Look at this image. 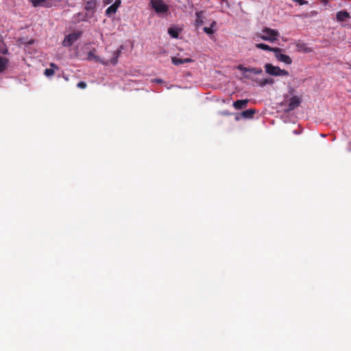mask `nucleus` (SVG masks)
<instances>
[{
	"mask_svg": "<svg viewBox=\"0 0 351 351\" xmlns=\"http://www.w3.org/2000/svg\"><path fill=\"white\" fill-rule=\"evenodd\" d=\"M256 37L263 40L274 43L278 40L280 33L277 29L264 27L259 32H256Z\"/></svg>",
	"mask_w": 351,
	"mask_h": 351,
	"instance_id": "nucleus-1",
	"label": "nucleus"
},
{
	"mask_svg": "<svg viewBox=\"0 0 351 351\" xmlns=\"http://www.w3.org/2000/svg\"><path fill=\"white\" fill-rule=\"evenodd\" d=\"M265 72L273 76H287L289 72L285 69H281L279 66H274L267 63L265 65Z\"/></svg>",
	"mask_w": 351,
	"mask_h": 351,
	"instance_id": "nucleus-2",
	"label": "nucleus"
},
{
	"mask_svg": "<svg viewBox=\"0 0 351 351\" xmlns=\"http://www.w3.org/2000/svg\"><path fill=\"white\" fill-rule=\"evenodd\" d=\"M150 5L158 14L162 15L169 11V5L162 0H151Z\"/></svg>",
	"mask_w": 351,
	"mask_h": 351,
	"instance_id": "nucleus-3",
	"label": "nucleus"
},
{
	"mask_svg": "<svg viewBox=\"0 0 351 351\" xmlns=\"http://www.w3.org/2000/svg\"><path fill=\"white\" fill-rule=\"evenodd\" d=\"M275 51L274 52L275 58L279 62H283L286 64H291L292 63V59L290 56L284 54L283 49L281 48L276 47L274 49Z\"/></svg>",
	"mask_w": 351,
	"mask_h": 351,
	"instance_id": "nucleus-4",
	"label": "nucleus"
},
{
	"mask_svg": "<svg viewBox=\"0 0 351 351\" xmlns=\"http://www.w3.org/2000/svg\"><path fill=\"white\" fill-rule=\"evenodd\" d=\"M81 34L82 32H78L66 36L62 41V45L64 47L71 46L76 40L80 38Z\"/></svg>",
	"mask_w": 351,
	"mask_h": 351,
	"instance_id": "nucleus-5",
	"label": "nucleus"
},
{
	"mask_svg": "<svg viewBox=\"0 0 351 351\" xmlns=\"http://www.w3.org/2000/svg\"><path fill=\"white\" fill-rule=\"evenodd\" d=\"M32 2L34 7H45L51 8L53 5V0H29Z\"/></svg>",
	"mask_w": 351,
	"mask_h": 351,
	"instance_id": "nucleus-6",
	"label": "nucleus"
},
{
	"mask_svg": "<svg viewBox=\"0 0 351 351\" xmlns=\"http://www.w3.org/2000/svg\"><path fill=\"white\" fill-rule=\"evenodd\" d=\"M301 98L298 96H293L289 101L288 108L287 111H291L298 107L301 104Z\"/></svg>",
	"mask_w": 351,
	"mask_h": 351,
	"instance_id": "nucleus-7",
	"label": "nucleus"
},
{
	"mask_svg": "<svg viewBox=\"0 0 351 351\" xmlns=\"http://www.w3.org/2000/svg\"><path fill=\"white\" fill-rule=\"evenodd\" d=\"M96 5L97 2L95 0L88 1L85 4L84 9L86 10V13H88V15H91V17L95 11Z\"/></svg>",
	"mask_w": 351,
	"mask_h": 351,
	"instance_id": "nucleus-8",
	"label": "nucleus"
},
{
	"mask_svg": "<svg viewBox=\"0 0 351 351\" xmlns=\"http://www.w3.org/2000/svg\"><path fill=\"white\" fill-rule=\"evenodd\" d=\"M95 49H93L92 51H90L88 53V57H87L88 60H94L95 62H99L104 65L108 64V61L101 60L99 56H97L95 54Z\"/></svg>",
	"mask_w": 351,
	"mask_h": 351,
	"instance_id": "nucleus-9",
	"label": "nucleus"
},
{
	"mask_svg": "<svg viewBox=\"0 0 351 351\" xmlns=\"http://www.w3.org/2000/svg\"><path fill=\"white\" fill-rule=\"evenodd\" d=\"M121 3L120 0H116L113 4L109 6L106 10V14L108 16L116 13L118 8L119 7Z\"/></svg>",
	"mask_w": 351,
	"mask_h": 351,
	"instance_id": "nucleus-10",
	"label": "nucleus"
},
{
	"mask_svg": "<svg viewBox=\"0 0 351 351\" xmlns=\"http://www.w3.org/2000/svg\"><path fill=\"white\" fill-rule=\"evenodd\" d=\"M350 19V14L346 10L339 11L336 14V19L339 22H346Z\"/></svg>",
	"mask_w": 351,
	"mask_h": 351,
	"instance_id": "nucleus-11",
	"label": "nucleus"
},
{
	"mask_svg": "<svg viewBox=\"0 0 351 351\" xmlns=\"http://www.w3.org/2000/svg\"><path fill=\"white\" fill-rule=\"evenodd\" d=\"M123 49V46L121 45L117 50L113 51V57L110 60V64H112V65H116L118 63V59ZM108 63H109V61H108Z\"/></svg>",
	"mask_w": 351,
	"mask_h": 351,
	"instance_id": "nucleus-12",
	"label": "nucleus"
},
{
	"mask_svg": "<svg viewBox=\"0 0 351 351\" xmlns=\"http://www.w3.org/2000/svg\"><path fill=\"white\" fill-rule=\"evenodd\" d=\"M247 99L237 100L234 101L233 106L237 110H241L247 107Z\"/></svg>",
	"mask_w": 351,
	"mask_h": 351,
	"instance_id": "nucleus-13",
	"label": "nucleus"
},
{
	"mask_svg": "<svg viewBox=\"0 0 351 351\" xmlns=\"http://www.w3.org/2000/svg\"><path fill=\"white\" fill-rule=\"evenodd\" d=\"M90 18H91V15H88V13L84 14L81 12L77 13L73 16L74 20L77 23L87 21Z\"/></svg>",
	"mask_w": 351,
	"mask_h": 351,
	"instance_id": "nucleus-14",
	"label": "nucleus"
},
{
	"mask_svg": "<svg viewBox=\"0 0 351 351\" xmlns=\"http://www.w3.org/2000/svg\"><path fill=\"white\" fill-rule=\"evenodd\" d=\"M171 61H172L173 64H174L175 65H179V64H184V63L191 62H193V60L191 58L182 59V58H179L177 57H172Z\"/></svg>",
	"mask_w": 351,
	"mask_h": 351,
	"instance_id": "nucleus-15",
	"label": "nucleus"
},
{
	"mask_svg": "<svg viewBox=\"0 0 351 351\" xmlns=\"http://www.w3.org/2000/svg\"><path fill=\"white\" fill-rule=\"evenodd\" d=\"M196 19L195 24L197 27H199L204 23V12L199 11L195 13Z\"/></svg>",
	"mask_w": 351,
	"mask_h": 351,
	"instance_id": "nucleus-16",
	"label": "nucleus"
},
{
	"mask_svg": "<svg viewBox=\"0 0 351 351\" xmlns=\"http://www.w3.org/2000/svg\"><path fill=\"white\" fill-rule=\"evenodd\" d=\"M256 47L258 49H263L264 51H272V52H274L275 51L274 49L276 48V47H271L269 45L264 44V43L256 44Z\"/></svg>",
	"mask_w": 351,
	"mask_h": 351,
	"instance_id": "nucleus-17",
	"label": "nucleus"
},
{
	"mask_svg": "<svg viewBox=\"0 0 351 351\" xmlns=\"http://www.w3.org/2000/svg\"><path fill=\"white\" fill-rule=\"evenodd\" d=\"M255 112L254 109H247L241 112V116L245 119H251L253 117Z\"/></svg>",
	"mask_w": 351,
	"mask_h": 351,
	"instance_id": "nucleus-18",
	"label": "nucleus"
},
{
	"mask_svg": "<svg viewBox=\"0 0 351 351\" xmlns=\"http://www.w3.org/2000/svg\"><path fill=\"white\" fill-rule=\"evenodd\" d=\"M8 59L7 58L0 56V73L3 72L7 67Z\"/></svg>",
	"mask_w": 351,
	"mask_h": 351,
	"instance_id": "nucleus-19",
	"label": "nucleus"
},
{
	"mask_svg": "<svg viewBox=\"0 0 351 351\" xmlns=\"http://www.w3.org/2000/svg\"><path fill=\"white\" fill-rule=\"evenodd\" d=\"M169 34L173 38H178L179 35V29L178 28L170 27L168 29Z\"/></svg>",
	"mask_w": 351,
	"mask_h": 351,
	"instance_id": "nucleus-20",
	"label": "nucleus"
},
{
	"mask_svg": "<svg viewBox=\"0 0 351 351\" xmlns=\"http://www.w3.org/2000/svg\"><path fill=\"white\" fill-rule=\"evenodd\" d=\"M274 83V80L271 78H265L263 79L259 82V85L261 86H264L266 84H272Z\"/></svg>",
	"mask_w": 351,
	"mask_h": 351,
	"instance_id": "nucleus-21",
	"label": "nucleus"
},
{
	"mask_svg": "<svg viewBox=\"0 0 351 351\" xmlns=\"http://www.w3.org/2000/svg\"><path fill=\"white\" fill-rule=\"evenodd\" d=\"M45 75L47 77H51L54 74V69H46L45 70Z\"/></svg>",
	"mask_w": 351,
	"mask_h": 351,
	"instance_id": "nucleus-22",
	"label": "nucleus"
},
{
	"mask_svg": "<svg viewBox=\"0 0 351 351\" xmlns=\"http://www.w3.org/2000/svg\"><path fill=\"white\" fill-rule=\"evenodd\" d=\"M250 72L253 73L254 74H261L262 73L263 71L261 68H250Z\"/></svg>",
	"mask_w": 351,
	"mask_h": 351,
	"instance_id": "nucleus-23",
	"label": "nucleus"
},
{
	"mask_svg": "<svg viewBox=\"0 0 351 351\" xmlns=\"http://www.w3.org/2000/svg\"><path fill=\"white\" fill-rule=\"evenodd\" d=\"M204 32L208 35H212L214 33V30L211 27H204Z\"/></svg>",
	"mask_w": 351,
	"mask_h": 351,
	"instance_id": "nucleus-24",
	"label": "nucleus"
},
{
	"mask_svg": "<svg viewBox=\"0 0 351 351\" xmlns=\"http://www.w3.org/2000/svg\"><path fill=\"white\" fill-rule=\"evenodd\" d=\"M237 69L243 72H250L249 69H250V68L245 67L241 64L238 65Z\"/></svg>",
	"mask_w": 351,
	"mask_h": 351,
	"instance_id": "nucleus-25",
	"label": "nucleus"
},
{
	"mask_svg": "<svg viewBox=\"0 0 351 351\" xmlns=\"http://www.w3.org/2000/svg\"><path fill=\"white\" fill-rule=\"evenodd\" d=\"M86 83L84 82H80L77 84V86L80 88H86Z\"/></svg>",
	"mask_w": 351,
	"mask_h": 351,
	"instance_id": "nucleus-26",
	"label": "nucleus"
},
{
	"mask_svg": "<svg viewBox=\"0 0 351 351\" xmlns=\"http://www.w3.org/2000/svg\"><path fill=\"white\" fill-rule=\"evenodd\" d=\"M295 2H298L300 5L306 4L307 2L304 0H293Z\"/></svg>",
	"mask_w": 351,
	"mask_h": 351,
	"instance_id": "nucleus-27",
	"label": "nucleus"
},
{
	"mask_svg": "<svg viewBox=\"0 0 351 351\" xmlns=\"http://www.w3.org/2000/svg\"><path fill=\"white\" fill-rule=\"evenodd\" d=\"M50 66L51 67V69H58V66L57 65H56L54 63H51L50 64Z\"/></svg>",
	"mask_w": 351,
	"mask_h": 351,
	"instance_id": "nucleus-28",
	"label": "nucleus"
},
{
	"mask_svg": "<svg viewBox=\"0 0 351 351\" xmlns=\"http://www.w3.org/2000/svg\"><path fill=\"white\" fill-rule=\"evenodd\" d=\"M216 24H217L216 21H213L212 23L210 24V27H211V29H213L214 27L216 26Z\"/></svg>",
	"mask_w": 351,
	"mask_h": 351,
	"instance_id": "nucleus-29",
	"label": "nucleus"
},
{
	"mask_svg": "<svg viewBox=\"0 0 351 351\" xmlns=\"http://www.w3.org/2000/svg\"><path fill=\"white\" fill-rule=\"evenodd\" d=\"M221 114H223V115H229V114H230V113H229L228 112H221Z\"/></svg>",
	"mask_w": 351,
	"mask_h": 351,
	"instance_id": "nucleus-30",
	"label": "nucleus"
},
{
	"mask_svg": "<svg viewBox=\"0 0 351 351\" xmlns=\"http://www.w3.org/2000/svg\"><path fill=\"white\" fill-rule=\"evenodd\" d=\"M297 47H299V49H303V47H304V45H297Z\"/></svg>",
	"mask_w": 351,
	"mask_h": 351,
	"instance_id": "nucleus-31",
	"label": "nucleus"
},
{
	"mask_svg": "<svg viewBox=\"0 0 351 351\" xmlns=\"http://www.w3.org/2000/svg\"><path fill=\"white\" fill-rule=\"evenodd\" d=\"M112 0H106V3L108 4L112 2Z\"/></svg>",
	"mask_w": 351,
	"mask_h": 351,
	"instance_id": "nucleus-32",
	"label": "nucleus"
},
{
	"mask_svg": "<svg viewBox=\"0 0 351 351\" xmlns=\"http://www.w3.org/2000/svg\"><path fill=\"white\" fill-rule=\"evenodd\" d=\"M33 43H34V40H31L28 43V44H29V45H31V44H33Z\"/></svg>",
	"mask_w": 351,
	"mask_h": 351,
	"instance_id": "nucleus-33",
	"label": "nucleus"
},
{
	"mask_svg": "<svg viewBox=\"0 0 351 351\" xmlns=\"http://www.w3.org/2000/svg\"><path fill=\"white\" fill-rule=\"evenodd\" d=\"M156 81H157L158 82H162V80H157Z\"/></svg>",
	"mask_w": 351,
	"mask_h": 351,
	"instance_id": "nucleus-34",
	"label": "nucleus"
},
{
	"mask_svg": "<svg viewBox=\"0 0 351 351\" xmlns=\"http://www.w3.org/2000/svg\"><path fill=\"white\" fill-rule=\"evenodd\" d=\"M326 1V0H324V1H323V3H325Z\"/></svg>",
	"mask_w": 351,
	"mask_h": 351,
	"instance_id": "nucleus-35",
	"label": "nucleus"
},
{
	"mask_svg": "<svg viewBox=\"0 0 351 351\" xmlns=\"http://www.w3.org/2000/svg\"><path fill=\"white\" fill-rule=\"evenodd\" d=\"M326 1V0H324V1H323V3H325Z\"/></svg>",
	"mask_w": 351,
	"mask_h": 351,
	"instance_id": "nucleus-36",
	"label": "nucleus"
},
{
	"mask_svg": "<svg viewBox=\"0 0 351 351\" xmlns=\"http://www.w3.org/2000/svg\"><path fill=\"white\" fill-rule=\"evenodd\" d=\"M221 1H223L224 0H221Z\"/></svg>",
	"mask_w": 351,
	"mask_h": 351,
	"instance_id": "nucleus-37",
	"label": "nucleus"
}]
</instances>
